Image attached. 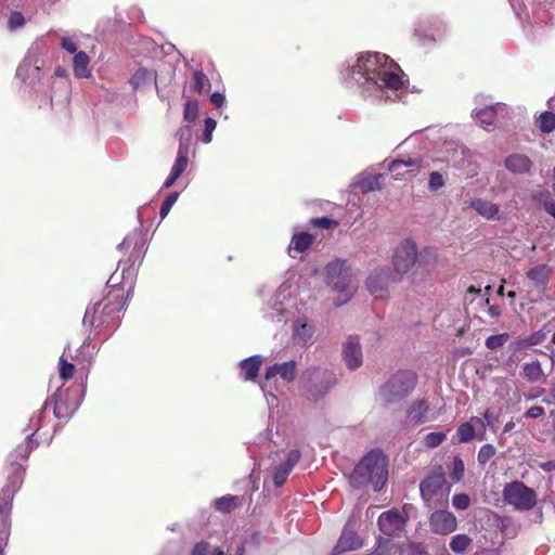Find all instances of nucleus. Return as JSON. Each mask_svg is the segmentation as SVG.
<instances>
[{
    "instance_id": "57",
    "label": "nucleus",
    "mask_w": 555,
    "mask_h": 555,
    "mask_svg": "<svg viewBox=\"0 0 555 555\" xmlns=\"http://www.w3.org/2000/svg\"><path fill=\"white\" fill-rule=\"evenodd\" d=\"M46 408H47V402L43 404V406L38 411L37 414H35L31 418H30V426L34 427V434L36 431H38L41 427V424H42V418H43V415H44V411H46Z\"/></svg>"
},
{
    "instance_id": "42",
    "label": "nucleus",
    "mask_w": 555,
    "mask_h": 555,
    "mask_svg": "<svg viewBox=\"0 0 555 555\" xmlns=\"http://www.w3.org/2000/svg\"><path fill=\"white\" fill-rule=\"evenodd\" d=\"M209 86V80L202 70H195L193 75L192 88L195 92L202 93Z\"/></svg>"
},
{
    "instance_id": "21",
    "label": "nucleus",
    "mask_w": 555,
    "mask_h": 555,
    "mask_svg": "<svg viewBox=\"0 0 555 555\" xmlns=\"http://www.w3.org/2000/svg\"><path fill=\"white\" fill-rule=\"evenodd\" d=\"M299 459L300 452L298 450H292L288 452L286 460L274 472L273 481L276 487L284 485Z\"/></svg>"
},
{
    "instance_id": "63",
    "label": "nucleus",
    "mask_w": 555,
    "mask_h": 555,
    "mask_svg": "<svg viewBox=\"0 0 555 555\" xmlns=\"http://www.w3.org/2000/svg\"><path fill=\"white\" fill-rule=\"evenodd\" d=\"M544 209L555 219V202L552 198H546L543 203Z\"/></svg>"
},
{
    "instance_id": "47",
    "label": "nucleus",
    "mask_w": 555,
    "mask_h": 555,
    "mask_svg": "<svg viewBox=\"0 0 555 555\" xmlns=\"http://www.w3.org/2000/svg\"><path fill=\"white\" fill-rule=\"evenodd\" d=\"M178 198H179L178 192H171L170 194L167 195V197L162 203L160 210H159V216L162 219H165L167 217V215L169 214L170 209L172 208L175 203L178 201Z\"/></svg>"
},
{
    "instance_id": "37",
    "label": "nucleus",
    "mask_w": 555,
    "mask_h": 555,
    "mask_svg": "<svg viewBox=\"0 0 555 555\" xmlns=\"http://www.w3.org/2000/svg\"><path fill=\"white\" fill-rule=\"evenodd\" d=\"M240 499L235 495H225L215 501V507L223 513H229L238 505Z\"/></svg>"
},
{
    "instance_id": "58",
    "label": "nucleus",
    "mask_w": 555,
    "mask_h": 555,
    "mask_svg": "<svg viewBox=\"0 0 555 555\" xmlns=\"http://www.w3.org/2000/svg\"><path fill=\"white\" fill-rule=\"evenodd\" d=\"M483 420L486 423V427L489 426L491 429L495 430L496 425L499 424V414H495L491 410H487L483 413Z\"/></svg>"
},
{
    "instance_id": "26",
    "label": "nucleus",
    "mask_w": 555,
    "mask_h": 555,
    "mask_svg": "<svg viewBox=\"0 0 555 555\" xmlns=\"http://www.w3.org/2000/svg\"><path fill=\"white\" fill-rule=\"evenodd\" d=\"M362 546L360 537L352 530L345 528L335 546L336 553L357 550Z\"/></svg>"
},
{
    "instance_id": "36",
    "label": "nucleus",
    "mask_w": 555,
    "mask_h": 555,
    "mask_svg": "<svg viewBox=\"0 0 555 555\" xmlns=\"http://www.w3.org/2000/svg\"><path fill=\"white\" fill-rule=\"evenodd\" d=\"M555 321L552 320L547 322L541 330L533 332L529 336H527V344L532 346H537L542 344L546 339L547 332L551 331V327H554Z\"/></svg>"
},
{
    "instance_id": "1",
    "label": "nucleus",
    "mask_w": 555,
    "mask_h": 555,
    "mask_svg": "<svg viewBox=\"0 0 555 555\" xmlns=\"http://www.w3.org/2000/svg\"><path fill=\"white\" fill-rule=\"evenodd\" d=\"M339 76L343 83L358 89L365 99L395 102L406 93L400 66L379 52H363L347 59Z\"/></svg>"
},
{
    "instance_id": "9",
    "label": "nucleus",
    "mask_w": 555,
    "mask_h": 555,
    "mask_svg": "<svg viewBox=\"0 0 555 555\" xmlns=\"http://www.w3.org/2000/svg\"><path fill=\"white\" fill-rule=\"evenodd\" d=\"M119 298L120 295H114L113 300L107 298L95 302L92 307H88L82 320L83 325L98 331L113 321L115 314L122 309Z\"/></svg>"
},
{
    "instance_id": "23",
    "label": "nucleus",
    "mask_w": 555,
    "mask_h": 555,
    "mask_svg": "<svg viewBox=\"0 0 555 555\" xmlns=\"http://www.w3.org/2000/svg\"><path fill=\"white\" fill-rule=\"evenodd\" d=\"M429 413V404L426 400H417L411 404L408 411V417L414 425H421L426 422L433 421Z\"/></svg>"
},
{
    "instance_id": "25",
    "label": "nucleus",
    "mask_w": 555,
    "mask_h": 555,
    "mask_svg": "<svg viewBox=\"0 0 555 555\" xmlns=\"http://www.w3.org/2000/svg\"><path fill=\"white\" fill-rule=\"evenodd\" d=\"M262 363L261 356H251L240 362V376L244 380H254L259 373Z\"/></svg>"
},
{
    "instance_id": "54",
    "label": "nucleus",
    "mask_w": 555,
    "mask_h": 555,
    "mask_svg": "<svg viewBox=\"0 0 555 555\" xmlns=\"http://www.w3.org/2000/svg\"><path fill=\"white\" fill-rule=\"evenodd\" d=\"M469 423H473V425H475L477 438L479 440H485L486 439V423H485V420H482V418H480L478 416H473V417H470Z\"/></svg>"
},
{
    "instance_id": "2",
    "label": "nucleus",
    "mask_w": 555,
    "mask_h": 555,
    "mask_svg": "<svg viewBox=\"0 0 555 555\" xmlns=\"http://www.w3.org/2000/svg\"><path fill=\"white\" fill-rule=\"evenodd\" d=\"M33 437L34 433L27 435L25 440L10 454L12 459V473L9 477V485L2 490L0 495V555H5L4 548L11 530L12 501L15 492L22 485L25 472V468L17 461L26 460L36 447L37 443L33 440Z\"/></svg>"
},
{
    "instance_id": "29",
    "label": "nucleus",
    "mask_w": 555,
    "mask_h": 555,
    "mask_svg": "<svg viewBox=\"0 0 555 555\" xmlns=\"http://www.w3.org/2000/svg\"><path fill=\"white\" fill-rule=\"evenodd\" d=\"M314 237L307 232L294 234L291 244L288 245V254L295 258V254L306 251L312 245Z\"/></svg>"
},
{
    "instance_id": "62",
    "label": "nucleus",
    "mask_w": 555,
    "mask_h": 555,
    "mask_svg": "<svg viewBox=\"0 0 555 555\" xmlns=\"http://www.w3.org/2000/svg\"><path fill=\"white\" fill-rule=\"evenodd\" d=\"M486 304L488 305V314L492 318H498L501 315V308L498 305H489V298H486Z\"/></svg>"
},
{
    "instance_id": "34",
    "label": "nucleus",
    "mask_w": 555,
    "mask_h": 555,
    "mask_svg": "<svg viewBox=\"0 0 555 555\" xmlns=\"http://www.w3.org/2000/svg\"><path fill=\"white\" fill-rule=\"evenodd\" d=\"M472 544V539L465 534H456L450 541V548L455 554H463L467 547Z\"/></svg>"
},
{
    "instance_id": "43",
    "label": "nucleus",
    "mask_w": 555,
    "mask_h": 555,
    "mask_svg": "<svg viewBox=\"0 0 555 555\" xmlns=\"http://www.w3.org/2000/svg\"><path fill=\"white\" fill-rule=\"evenodd\" d=\"M509 335L507 333L491 335L486 339V347L490 350L498 349L507 343Z\"/></svg>"
},
{
    "instance_id": "8",
    "label": "nucleus",
    "mask_w": 555,
    "mask_h": 555,
    "mask_svg": "<svg viewBox=\"0 0 555 555\" xmlns=\"http://www.w3.org/2000/svg\"><path fill=\"white\" fill-rule=\"evenodd\" d=\"M294 308L293 285L289 282H284L263 309L264 318L273 322H283L288 319Z\"/></svg>"
},
{
    "instance_id": "50",
    "label": "nucleus",
    "mask_w": 555,
    "mask_h": 555,
    "mask_svg": "<svg viewBox=\"0 0 555 555\" xmlns=\"http://www.w3.org/2000/svg\"><path fill=\"white\" fill-rule=\"evenodd\" d=\"M204 126H205V128H204L202 141H203V143L208 144L212 140V132L216 129L217 122L214 118L207 117L204 121Z\"/></svg>"
},
{
    "instance_id": "18",
    "label": "nucleus",
    "mask_w": 555,
    "mask_h": 555,
    "mask_svg": "<svg viewBox=\"0 0 555 555\" xmlns=\"http://www.w3.org/2000/svg\"><path fill=\"white\" fill-rule=\"evenodd\" d=\"M292 339L295 345L310 346L314 340V326L306 319H298L293 324Z\"/></svg>"
},
{
    "instance_id": "28",
    "label": "nucleus",
    "mask_w": 555,
    "mask_h": 555,
    "mask_svg": "<svg viewBox=\"0 0 555 555\" xmlns=\"http://www.w3.org/2000/svg\"><path fill=\"white\" fill-rule=\"evenodd\" d=\"M156 82V74L154 70L139 68L133 74L130 83L135 90H145Z\"/></svg>"
},
{
    "instance_id": "24",
    "label": "nucleus",
    "mask_w": 555,
    "mask_h": 555,
    "mask_svg": "<svg viewBox=\"0 0 555 555\" xmlns=\"http://www.w3.org/2000/svg\"><path fill=\"white\" fill-rule=\"evenodd\" d=\"M38 60L31 55H27L16 69V76L23 81L30 79V82L39 78Z\"/></svg>"
},
{
    "instance_id": "27",
    "label": "nucleus",
    "mask_w": 555,
    "mask_h": 555,
    "mask_svg": "<svg viewBox=\"0 0 555 555\" xmlns=\"http://www.w3.org/2000/svg\"><path fill=\"white\" fill-rule=\"evenodd\" d=\"M521 376L529 383H543L546 374L539 360H532L521 365Z\"/></svg>"
},
{
    "instance_id": "55",
    "label": "nucleus",
    "mask_w": 555,
    "mask_h": 555,
    "mask_svg": "<svg viewBox=\"0 0 555 555\" xmlns=\"http://www.w3.org/2000/svg\"><path fill=\"white\" fill-rule=\"evenodd\" d=\"M61 46L68 53L76 54L77 53V41L76 38L69 36H63L61 38Z\"/></svg>"
},
{
    "instance_id": "52",
    "label": "nucleus",
    "mask_w": 555,
    "mask_h": 555,
    "mask_svg": "<svg viewBox=\"0 0 555 555\" xmlns=\"http://www.w3.org/2000/svg\"><path fill=\"white\" fill-rule=\"evenodd\" d=\"M390 554V539H378L376 548L366 555H389Z\"/></svg>"
},
{
    "instance_id": "14",
    "label": "nucleus",
    "mask_w": 555,
    "mask_h": 555,
    "mask_svg": "<svg viewBox=\"0 0 555 555\" xmlns=\"http://www.w3.org/2000/svg\"><path fill=\"white\" fill-rule=\"evenodd\" d=\"M430 529L436 534H450L457 528V519L447 509L435 511L429 518Z\"/></svg>"
},
{
    "instance_id": "5",
    "label": "nucleus",
    "mask_w": 555,
    "mask_h": 555,
    "mask_svg": "<svg viewBox=\"0 0 555 555\" xmlns=\"http://www.w3.org/2000/svg\"><path fill=\"white\" fill-rule=\"evenodd\" d=\"M336 383L335 373L321 366H310L300 376L301 389L305 396L313 401L325 398Z\"/></svg>"
},
{
    "instance_id": "22",
    "label": "nucleus",
    "mask_w": 555,
    "mask_h": 555,
    "mask_svg": "<svg viewBox=\"0 0 555 555\" xmlns=\"http://www.w3.org/2000/svg\"><path fill=\"white\" fill-rule=\"evenodd\" d=\"M531 160L525 154L514 153L505 157L504 166L505 168L515 175H522L530 170Z\"/></svg>"
},
{
    "instance_id": "11",
    "label": "nucleus",
    "mask_w": 555,
    "mask_h": 555,
    "mask_svg": "<svg viewBox=\"0 0 555 555\" xmlns=\"http://www.w3.org/2000/svg\"><path fill=\"white\" fill-rule=\"evenodd\" d=\"M503 496L507 504L519 511H529L537 503V494L533 489L520 481L507 483L503 490Z\"/></svg>"
},
{
    "instance_id": "33",
    "label": "nucleus",
    "mask_w": 555,
    "mask_h": 555,
    "mask_svg": "<svg viewBox=\"0 0 555 555\" xmlns=\"http://www.w3.org/2000/svg\"><path fill=\"white\" fill-rule=\"evenodd\" d=\"M537 127L543 133H551L555 130V114L548 111L543 112L537 119Z\"/></svg>"
},
{
    "instance_id": "12",
    "label": "nucleus",
    "mask_w": 555,
    "mask_h": 555,
    "mask_svg": "<svg viewBox=\"0 0 555 555\" xmlns=\"http://www.w3.org/2000/svg\"><path fill=\"white\" fill-rule=\"evenodd\" d=\"M401 282L398 273L389 268L374 270L367 278L366 287L376 299H384L388 296L391 286Z\"/></svg>"
},
{
    "instance_id": "44",
    "label": "nucleus",
    "mask_w": 555,
    "mask_h": 555,
    "mask_svg": "<svg viewBox=\"0 0 555 555\" xmlns=\"http://www.w3.org/2000/svg\"><path fill=\"white\" fill-rule=\"evenodd\" d=\"M380 178L382 176L380 175H372V176H367V178H363L361 181H360V188L364 191V192H371V191H374L376 189H379L380 188Z\"/></svg>"
},
{
    "instance_id": "30",
    "label": "nucleus",
    "mask_w": 555,
    "mask_h": 555,
    "mask_svg": "<svg viewBox=\"0 0 555 555\" xmlns=\"http://www.w3.org/2000/svg\"><path fill=\"white\" fill-rule=\"evenodd\" d=\"M469 207L474 208L481 217L486 219H495L500 208L496 204L490 203L482 198H472Z\"/></svg>"
},
{
    "instance_id": "59",
    "label": "nucleus",
    "mask_w": 555,
    "mask_h": 555,
    "mask_svg": "<svg viewBox=\"0 0 555 555\" xmlns=\"http://www.w3.org/2000/svg\"><path fill=\"white\" fill-rule=\"evenodd\" d=\"M414 34L421 40L428 39V40H433L434 41V40L437 39V37H440V35H436V30H433V29L425 30V29H422L421 26L415 29Z\"/></svg>"
},
{
    "instance_id": "56",
    "label": "nucleus",
    "mask_w": 555,
    "mask_h": 555,
    "mask_svg": "<svg viewBox=\"0 0 555 555\" xmlns=\"http://www.w3.org/2000/svg\"><path fill=\"white\" fill-rule=\"evenodd\" d=\"M310 223L322 229H331L337 225V221L327 217L311 219Z\"/></svg>"
},
{
    "instance_id": "15",
    "label": "nucleus",
    "mask_w": 555,
    "mask_h": 555,
    "mask_svg": "<svg viewBox=\"0 0 555 555\" xmlns=\"http://www.w3.org/2000/svg\"><path fill=\"white\" fill-rule=\"evenodd\" d=\"M191 135L190 127L179 129V149L177 152L176 160L171 167V172L180 177L189 165V139Z\"/></svg>"
},
{
    "instance_id": "16",
    "label": "nucleus",
    "mask_w": 555,
    "mask_h": 555,
    "mask_svg": "<svg viewBox=\"0 0 555 555\" xmlns=\"http://www.w3.org/2000/svg\"><path fill=\"white\" fill-rule=\"evenodd\" d=\"M405 526L403 516L395 509L384 512L378 517L379 530L389 539L400 532Z\"/></svg>"
},
{
    "instance_id": "31",
    "label": "nucleus",
    "mask_w": 555,
    "mask_h": 555,
    "mask_svg": "<svg viewBox=\"0 0 555 555\" xmlns=\"http://www.w3.org/2000/svg\"><path fill=\"white\" fill-rule=\"evenodd\" d=\"M90 57L83 52L79 51L74 55L73 59V67L74 75L77 78H88L91 76V70L89 69Z\"/></svg>"
},
{
    "instance_id": "53",
    "label": "nucleus",
    "mask_w": 555,
    "mask_h": 555,
    "mask_svg": "<svg viewBox=\"0 0 555 555\" xmlns=\"http://www.w3.org/2000/svg\"><path fill=\"white\" fill-rule=\"evenodd\" d=\"M74 365L67 362L63 357L60 358V376L67 380L74 375Z\"/></svg>"
},
{
    "instance_id": "64",
    "label": "nucleus",
    "mask_w": 555,
    "mask_h": 555,
    "mask_svg": "<svg viewBox=\"0 0 555 555\" xmlns=\"http://www.w3.org/2000/svg\"><path fill=\"white\" fill-rule=\"evenodd\" d=\"M539 467L546 473L553 472L555 470V460L542 462L539 464Z\"/></svg>"
},
{
    "instance_id": "40",
    "label": "nucleus",
    "mask_w": 555,
    "mask_h": 555,
    "mask_svg": "<svg viewBox=\"0 0 555 555\" xmlns=\"http://www.w3.org/2000/svg\"><path fill=\"white\" fill-rule=\"evenodd\" d=\"M457 436L460 442H469L470 440L477 437L475 425H473V423H469V421L463 423L457 428Z\"/></svg>"
},
{
    "instance_id": "17",
    "label": "nucleus",
    "mask_w": 555,
    "mask_h": 555,
    "mask_svg": "<svg viewBox=\"0 0 555 555\" xmlns=\"http://www.w3.org/2000/svg\"><path fill=\"white\" fill-rule=\"evenodd\" d=\"M343 357L349 370H356L362 364V349L358 336H349L344 344Z\"/></svg>"
},
{
    "instance_id": "35",
    "label": "nucleus",
    "mask_w": 555,
    "mask_h": 555,
    "mask_svg": "<svg viewBox=\"0 0 555 555\" xmlns=\"http://www.w3.org/2000/svg\"><path fill=\"white\" fill-rule=\"evenodd\" d=\"M76 408H69L66 402L61 398V392L57 391L55 393V402H54V415L57 418H65L72 415L75 412Z\"/></svg>"
},
{
    "instance_id": "13",
    "label": "nucleus",
    "mask_w": 555,
    "mask_h": 555,
    "mask_svg": "<svg viewBox=\"0 0 555 555\" xmlns=\"http://www.w3.org/2000/svg\"><path fill=\"white\" fill-rule=\"evenodd\" d=\"M423 158L420 156L405 155L391 160L388 165L389 171L396 179H403L405 175H415L424 168Z\"/></svg>"
},
{
    "instance_id": "3",
    "label": "nucleus",
    "mask_w": 555,
    "mask_h": 555,
    "mask_svg": "<svg viewBox=\"0 0 555 555\" xmlns=\"http://www.w3.org/2000/svg\"><path fill=\"white\" fill-rule=\"evenodd\" d=\"M388 478V460L379 449L371 450L357 464L350 475L353 488H363L372 485L374 491H379Z\"/></svg>"
},
{
    "instance_id": "51",
    "label": "nucleus",
    "mask_w": 555,
    "mask_h": 555,
    "mask_svg": "<svg viewBox=\"0 0 555 555\" xmlns=\"http://www.w3.org/2000/svg\"><path fill=\"white\" fill-rule=\"evenodd\" d=\"M470 498L466 493H457L452 498V506L457 511H465L469 507Z\"/></svg>"
},
{
    "instance_id": "49",
    "label": "nucleus",
    "mask_w": 555,
    "mask_h": 555,
    "mask_svg": "<svg viewBox=\"0 0 555 555\" xmlns=\"http://www.w3.org/2000/svg\"><path fill=\"white\" fill-rule=\"evenodd\" d=\"M496 450L492 444H483L477 455V460L479 464H486L488 463L495 454Z\"/></svg>"
},
{
    "instance_id": "19",
    "label": "nucleus",
    "mask_w": 555,
    "mask_h": 555,
    "mask_svg": "<svg viewBox=\"0 0 555 555\" xmlns=\"http://www.w3.org/2000/svg\"><path fill=\"white\" fill-rule=\"evenodd\" d=\"M550 269L547 266H539L531 268L526 276L529 281L530 287L537 291V297L531 298L532 301L538 300L540 294L545 289L548 282Z\"/></svg>"
},
{
    "instance_id": "32",
    "label": "nucleus",
    "mask_w": 555,
    "mask_h": 555,
    "mask_svg": "<svg viewBox=\"0 0 555 555\" xmlns=\"http://www.w3.org/2000/svg\"><path fill=\"white\" fill-rule=\"evenodd\" d=\"M502 107V104L496 103L494 105H486L483 108L475 109L473 116L480 121L481 125L489 126L493 122L494 116Z\"/></svg>"
},
{
    "instance_id": "46",
    "label": "nucleus",
    "mask_w": 555,
    "mask_h": 555,
    "mask_svg": "<svg viewBox=\"0 0 555 555\" xmlns=\"http://www.w3.org/2000/svg\"><path fill=\"white\" fill-rule=\"evenodd\" d=\"M25 26V17L21 12L14 11L11 12L8 18V28L11 31H15Z\"/></svg>"
},
{
    "instance_id": "39",
    "label": "nucleus",
    "mask_w": 555,
    "mask_h": 555,
    "mask_svg": "<svg viewBox=\"0 0 555 555\" xmlns=\"http://www.w3.org/2000/svg\"><path fill=\"white\" fill-rule=\"evenodd\" d=\"M464 462L460 456H454L452 463L449 465L450 478L453 482H459L464 476Z\"/></svg>"
},
{
    "instance_id": "10",
    "label": "nucleus",
    "mask_w": 555,
    "mask_h": 555,
    "mask_svg": "<svg viewBox=\"0 0 555 555\" xmlns=\"http://www.w3.org/2000/svg\"><path fill=\"white\" fill-rule=\"evenodd\" d=\"M446 475L441 468L427 476L420 485L421 496L428 506L447 503L449 488H446Z\"/></svg>"
},
{
    "instance_id": "45",
    "label": "nucleus",
    "mask_w": 555,
    "mask_h": 555,
    "mask_svg": "<svg viewBox=\"0 0 555 555\" xmlns=\"http://www.w3.org/2000/svg\"><path fill=\"white\" fill-rule=\"evenodd\" d=\"M198 115V104L196 101L189 100L184 104L183 118L185 121L193 122Z\"/></svg>"
},
{
    "instance_id": "41",
    "label": "nucleus",
    "mask_w": 555,
    "mask_h": 555,
    "mask_svg": "<svg viewBox=\"0 0 555 555\" xmlns=\"http://www.w3.org/2000/svg\"><path fill=\"white\" fill-rule=\"evenodd\" d=\"M446 184V176L440 171H431L428 179V189L436 192L442 189Z\"/></svg>"
},
{
    "instance_id": "20",
    "label": "nucleus",
    "mask_w": 555,
    "mask_h": 555,
    "mask_svg": "<svg viewBox=\"0 0 555 555\" xmlns=\"http://www.w3.org/2000/svg\"><path fill=\"white\" fill-rule=\"evenodd\" d=\"M296 365L294 360L273 364L266 372V382L269 383L275 376H280L287 383L293 382L296 376Z\"/></svg>"
},
{
    "instance_id": "61",
    "label": "nucleus",
    "mask_w": 555,
    "mask_h": 555,
    "mask_svg": "<svg viewBox=\"0 0 555 555\" xmlns=\"http://www.w3.org/2000/svg\"><path fill=\"white\" fill-rule=\"evenodd\" d=\"M210 101L216 107H221L225 102V96L220 92H214L210 95Z\"/></svg>"
},
{
    "instance_id": "4",
    "label": "nucleus",
    "mask_w": 555,
    "mask_h": 555,
    "mask_svg": "<svg viewBox=\"0 0 555 555\" xmlns=\"http://www.w3.org/2000/svg\"><path fill=\"white\" fill-rule=\"evenodd\" d=\"M436 263V254L430 249H424L418 253L415 242L411 238L402 241L396 247L392 255V271L398 273L401 280L414 266L416 270L413 275H415L417 271H421L422 274L429 273L435 269Z\"/></svg>"
},
{
    "instance_id": "48",
    "label": "nucleus",
    "mask_w": 555,
    "mask_h": 555,
    "mask_svg": "<svg viewBox=\"0 0 555 555\" xmlns=\"http://www.w3.org/2000/svg\"><path fill=\"white\" fill-rule=\"evenodd\" d=\"M447 439V435L442 431H433L426 435L425 446L427 448H436Z\"/></svg>"
},
{
    "instance_id": "38",
    "label": "nucleus",
    "mask_w": 555,
    "mask_h": 555,
    "mask_svg": "<svg viewBox=\"0 0 555 555\" xmlns=\"http://www.w3.org/2000/svg\"><path fill=\"white\" fill-rule=\"evenodd\" d=\"M191 555H225L224 552L219 548L210 545L207 542H198L194 545Z\"/></svg>"
},
{
    "instance_id": "60",
    "label": "nucleus",
    "mask_w": 555,
    "mask_h": 555,
    "mask_svg": "<svg viewBox=\"0 0 555 555\" xmlns=\"http://www.w3.org/2000/svg\"><path fill=\"white\" fill-rule=\"evenodd\" d=\"M544 414V409L540 405H533L526 412V417L528 418H538Z\"/></svg>"
},
{
    "instance_id": "6",
    "label": "nucleus",
    "mask_w": 555,
    "mask_h": 555,
    "mask_svg": "<svg viewBox=\"0 0 555 555\" xmlns=\"http://www.w3.org/2000/svg\"><path fill=\"white\" fill-rule=\"evenodd\" d=\"M417 377L411 371L396 372L378 391L379 400L388 405L405 398L416 385Z\"/></svg>"
},
{
    "instance_id": "7",
    "label": "nucleus",
    "mask_w": 555,
    "mask_h": 555,
    "mask_svg": "<svg viewBox=\"0 0 555 555\" xmlns=\"http://www.w3.org/2000/svg\"><path fill=\"white\" fill-rule=\"evenodd\" d=\"M326 282L344 297L336 302L337 306L348 301L356 289L350 268L345 260L336 259L326 266Z\"/></svg>"
}]
</instances>
